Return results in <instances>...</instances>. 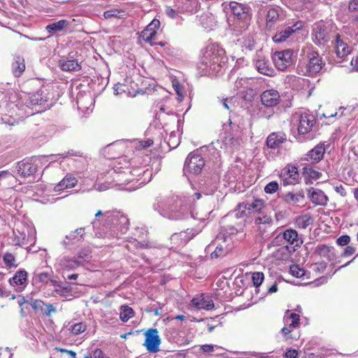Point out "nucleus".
Instances as JSON below:
<instances>
[{"label":"nucleus","instance_id":"nucleus-15","mask_svg":"<svg viewBox=\"0 0 358 358\" xmlns=\"http://www.w3.org/2000/svg\"><path fill=\"white\" fill-rule=\"evenodd\" d=\"M303 27V23L301 21L296 22L291 27H287L285 30L275 34L273 36V41L276 43H282L286 41L293 33L300 30Z\"/></svg>","mask_w":358,"mask_h":358},{"label":"nucleus","instance_id":"nucleus-64","mask_svg":"<svg viewBox=\"0 0 358 358\" xmlns=\"http://www.w3.org/2000/svg\"><path fill=\"white\" fill-rule=\"evenodd\" d=\"M74 234H80V238H83V236L85 234V228H79V229H77L75 230V231L73 232Z\"/></svg>","mask_w":358,"mask_h":358},{"label":"nucleus","instance_id":"nucleus-36","mask_svg":"<svg viewBox=\"0 0 358 358\" xmlns=\"http://www.w3.org/2000/svg\"><path fill=\"white\" fill-rule=\"evenodd\" d=\"M76 353L60 348H55L50 358H76Z\"/></svg>","mask_w":358,"mask_h":358},{"label":"nucleus","instance_id":"nucleus-63","mask_svg":"<svg viewBox=\"0 0 358 358\" xmlns=\"http://www.w3.org/2000/svg\"><path fill=\"white\" fill-rule=\"evenodd\" d=\"M278 291V286L276 284H274L272 286H271L268 289V293L270 294H272V293H274V292H276Z\"/></svg>","mask_w":358,"mask_h":358},{"label":"nucleus","instance_id":"nucleus-6","mask_svg":"<svg viewBox=\"0 0 358 358\" xmlns=\"http://www.w3.org/2000/svg\"><path fill=\"white\" fill-rule=\"evenodd\" d=\"M282 238L290 246L286 245L281 247L278 249V252H283L284 251H288L289 252H294L303 244V240L299 238L298 232L293 229H287L285 230L282 233Z\"/></svg>","mask_w":358,"mask_h":358},{"label":"nucleus","instance_id":"nucleus-14","mask_svg":"<svg viewBox=\"0 0 358 358\" xmlns=\"http://www.w3.org/2000/svg\"><path fill=\"white\" fill-rule=\"evenodd\" d=\"M262 104L266 108H273L280 103L279 92L273 89L264 91L260 95Z\"/></svg>","mask_w":358,"mask_h":358},{"label":"nucleus","instance_id":"nucleus-58","mask_svg":"<svg viewBox=\"0 0 358 358\" xmlns=\"http://www.w3.org/2000/svg\"><path fill=\"white\" fill-rule=\"evenodd\" d=\"M348 9L350 11H355L358 10V1L356 0H352L350 1L348 5Z\"/></svg>","mask_w":358,"mask_h":358},{"label":"nucleus","instance_id":"nucleus-44","mask_svg":"<svg viewBox=\"0 0 358 358\" xmlns=\"http://www.w3.org/2000/svg\"><path fill=\"white\" fill-rule=\"evenodd\" d=\"M264 275L262 272H254L252 273V281L255 287H259L263 282Z\"/></svg>","mask_w":358,"mask_h":358},{"label":"nucleus","instance_id":"nucleus-59","mask_svg":"<svg viewBox=\"0 0 358 358\" xmlns=\"http://www.w3.org/2000/svg\"><path fill=\"white\" fill-rule=\"evenodd\" d=\"M334 190L337 193H339L341 196H345L346 195L345 189V187L342 185H337V186L334 187Z\"/></svg>","mask_w":358,"mask_h":358},{"label":"nucleus","instance_id":"nucleus-2","mask_svg":"<svg viewBox=\"0 0 358 358\" xmlns=\"http://www.w3.org/2000/svg\"><path fill=\"white\" fill-rule=\"evenodd\" d=\"M283 321L285 327L281 329V333L283 338L287 341H297L300 337L299 331L297 329L300 326V315L297 313L287 311L284 317Z\"/></svg>","mask_w":358,"mask_h":358},{"label":"nucleus","instance_id":"nucleus-28","mask_svg":"<svg viewBox=\"0 0 358 358\" xmlns=\"http://www.w3.org/2000/svg\"><path fill=\"white\" fill-rule=\"evenodd\" d=\"M334 48L336 50V55L340 58H344L348 56L352 51L350 47L342 40L338 34H337Z\"/></svg>","mask_w":358,"mask_h":358},{"label":"nucleus","instance_id":"nucleus-21","mask_svg":"<svg viewBox=\"0 0 358 358\" xmlns=\"http://www.w3.org/2000/svg\"><path fill=\"white\" fill-rule=\"evenodd\" d=\"M287 141L286 134L282 131L270 134L266 141V145L271 149L278 148Z\"/></svg>","mask_w":358,"mask_h":358},{"label":"nucleus","instance_id":"nucleus-53","mask_svg":"<svg viewBox=\"0 0 358 358\" xmlns=\"http://www.w3.org/2000/svg\"><path fill=\"white\" fill-rule=\"evenodd\" d=\"M50 274L46 272H42L37 275V279L38 281L43 283H47L50 280Z\"/></svg>","mask_w":358,"mask_h":358},{"label":"nucleus","instance_id":"nucleus-32","mask_svg":"<svg viewBox=\"0 0 358 358\" xmlns=\"http://www.w3.org/2000/svg\"><path fill=\"white\" fill-rule=\"evenodd\" d=\"M70 22L66 20H60L56 22L51 23L46 26L45 30L48 33L53 35L57 32L62 31L69 27Z\"/></svg>","mask_w":358,"mask_h":358},{"label":"nucleus","instance_id":"nucleus-52","mask_svg":"<svg viewBox=\"0 0 358 358\" xmlns=\"http://www.w3.org/2000/svg\"><path fill=\"white\" fill-rule=\"evenodd\" d=\"M225 254L224 249L222 245H217L214 250V252L211 254L212 257H219L223 256Z\"/></svg>","mask_w":358,"mask_h":358},{"label":"nucleus","instance_id":"nucleus-55","mask_svg":"<svg viewBox=\"0 0 358 358\" xmlns=\"http://www.w3.org/2000/svg\"><path fill=\"white\" fill-rule=\"evenodd\" d=\"M13 353L8 348L0 350V358H12Z\"/></svg>","mask_w":358,"mask_h":358},{"label":"nucleus","instance_id":"nucleus-35","mask_svg":"<svg viewBox=\"0 0 358 358\" xmlns=\"http://www.w3.org/2000/svg\"><path fill=\"white\" fill-rule=\"evenodd\" d=\"M26 68L24 59L20 55L14 57V61L12 63V71L15 77H20Z\"/></svg>","mask_w":358,"mask_h":358},{"label":"nucleus","instance_id":"nucleus-19","mask_svg":"<svg viewBox=\"0 0 358 358\" xmlns=\"http://www.w3.org/2000/svg\"><path fill=\"white\" fill-rule=\"evenodd\" d=\"M185 164L187 169L195 174L199 173L205 164L204 160L199 155L190 156Z\"/></svg>","mask_w":358,"mask_h":358},{"label":"nucleus","instance_id":"nucleus-39","mask_svg":"<svg viewBox=\"0 0 358 358\" xmlns=\"http://www.w3.org/2000/svg\"><path fill=\"white\" fill-rule=\"evenodd\" d=\"M303 174L305 178L310 180H317L322 177V173L312 167L305 166L303 168Z\"/></svg>","mask_w":358,"mask_h":358},{"label":"nucleus","instance_id":"nucleus-10","mask_svg":"<svg viewBox=\"0 0 358 358\" xmlns=\"http://www.w3.org/2000/svg\"><path fill=\"white\" fill-rule=\"evenodd\" d=\"M313 36L314 43L319 46L325 45L330 39L327 28L322 22L314 24Z\"/></svg>","mask_w":358,"mask_h":358},{"label":"nucleus","instance_id":"nucleus-26","mask_svg":"<svg viewBox=\"0 0 358 358\" xmlns=\"http://www.w3.org/2000/svg\"><path fill=\"white\" fill-rule=\"evenodd\" d=\"M58 64L64 71H78L81 69L80 64L73 57L62 59L58 62Z\"/></svg>","mask_w":358,"mask_h":358},{"label":"nucleus","instance_id":"nucleus-57","mask_svg":"<svg viewBox=\"0 0 358 358\" xmlns=\"http://www.w3.org/2000/svg\"><path fill=\"white\" fill-rule=\"evenodd\" d=\"M355 252V248L352 245H348L346 247L343 252V256L350 257Z\"/></svg>","mask_w":358,"mask_h":358},{"label":"nucleus","instance_id":"nucleus-54","mask_svg":"<svg viewBox=\"0 0 358 358\" xmlns=\"http://www.w3.org/2000/svg\"><path fill=\"white\" fill-rule=\"evenodd\" d=\"M123 161L124 162V168L126 169H128V162H126L125 159H118L117 160H116L115 162H114V169H115V172H119V173H121L122 171L120 170L121 169H124L123 167L120 166V167H118L116 166V164H121V162Z\"/></svg>","mask_w":358,"mask_h":358},{"label":"nucleus","instance_id":"nucleus-45","mask_svg":"<svg viewBox=\"0 0 358 358\" xmlns=\"http://www.w3.org/2000/svg\"><path fill=\"white\" fill-rule=\"evenodd\" d=\"M154 143L153 140L152 139H146V140H142L139 141L136 145V149L138 150H142L144 149H146L150 146H152Z\"/></svg>","mask_w":358,"mask_h":358},{"label":"nucleus","instance_id":"nucleus-17","mask_svg":"<svg viewBox=\"0 0 358 358\" xmlns=\"http://www.w3.org/2000/svg\"><path fill=\"white\" fill-rule=\"evenodd\" d=\"M315 123L313 115L310 114H301L299 120L298 132L299 134H306L312 130Z\"/></svg>","mask_w":358,"mask_h":358},{"label":"nucleus","instance_id":"nucleus-42","mask_svg":"<svg viewBox=\"0 0 358 358\" xmlns=\"http://www.w3.org/2000/svg\"><path fill=\"white\" fill-rule=\"evenodd\" d=\"M289 273L296 278H302L306 274V271L299 265L293 264L289 267Z\"/></svg>","mask_w":358,"mask_h":358},{"label":"nucleus","instance_id":"nucleus-48","mask_svg":"<svg viewBox=\"0 0 358 358\" xmlns=\"http://www.w3.org/2000/svg\"><path fill=\"white\" fill-rule=\"evenodd\" d=\"M31 305L32 308L35 310H36V311H38V310L43 311V307L45 305L43 301L40 300V299H36V300H34L31 303Z\"/></svg>","mask_w":358,"mask_h":358},{"label":"nucleus","instance_id":"nucleus-20","mask_svg":"<svg viewBox=\"0 0 358 358\" xmlns=\"http://www.w3.org/2000/svg\"><path fill=\"white\" fill-rule=\"evenodd\" d=\"M191 305L197 310H211L214 308L213 301L203 294L193 298L191 301Z\"/></svg>","mask_w":358,"mask_h":358},{"label":"nucleus","instance_id":"nucleus-22","mask_svg":"<svg viewBox=\"0 0 358 358\" xmlns=\"http://www.w3.org/2000/svg\"><path fill=\"white\" fill-rule=\"evenodd\" d=\"M324 153L325 148L324 144L319 143L306 155L304 160L311 163H318L322 159Z\"/></svg>","mask_w":358,"mask_h":358},{"label":"nucleus","instance_id":"nucleus-12","mask_svg":"<svg viewBox=\"0 0 358 358\" xmlns=\"http://www.w3.org/2000/svg\"><path fill=\"white\" fill-rule=\"evenodd\" d=\"M280 177L282 179L284 185L298 183L300 180L298 169L292 164H287L281 171Z\"/></svg>","mask_w":358,"mask_h":358},{"label":"nucleus","instance_id":"nucleus-8","mask_svg":"<svg viewBox=\"0 0 358 358\" xmlns=\"http://www.w3.org/2000/svg\"><path fill=\"white\" fill-rule=\"evenodd\" d=\"M145 342L143 345L146 350L151 353H156L159 350L161 338L157 329H148L144 334Z\"/></svg>","mask_w":358,"mask_h":358},{"label":"nucleus","instance_id":"nucleus-46","mask_svg":"<svg viewBox=\"0 0 358 358\" xmlns=\"http://www.w3.org/2000/svg\"><path fill=\"white\" fill-rule=\"evenodd\" d=\"M278 183L276 181H272L265 186L264 192L267 194H273L278 189Z\"/></svg>","mask_w":358,"mask_h":358},{"label":"nucleus","instance_id":"nucleus-34","mask_svg":"<svg viewBox=\"0 0 358 358\" xmlns=\"http://www.w3.org/2000/svg\"><path fill=\"white\" fill-rule=\"evenodd\" d=\"M314 219L310 214H304L297 216L294 220V225L298 229H305L312 225Z\"/></svg>","mask_w":358,"mask_h":358},{"label":"nucleus","instance_id":"nucleus-47","mask_svg":"<svg viewBox=\"0 0 358 358\" xmlns=\"http://www.w3.org/2000/svg\"><path fill=\"white\" fill-rule=\"evenodd\" d=\"M172 86L176 92V93L180 97H183V93H182V90H183V87L182 86L180 85V82L176 80V79H174L173 81H172Z\"/></svg>","mask_w":358,"mask_h":358},{"label":"nucleus","instance_id":"nucleus-31","mask_svg":"<svg viewBox=\"0 0 358 358\" xmlns=\"http://www.w3.org/2000/svg\"><path fill=\"white\" fill-rule=\"evenodd\" d=\"M255 66L259 73L268 76H274L275 71L270 65L269 62L265 59H257L255 62Z\"/></svg>","mask_w":358,"mask_h":358},{"label":"nucleus","instance_id":"nucleus-56","mask_svg":"<svg viewBox=\"0 0 358 358\" xmlns=\"http://www.w3.org/2000/svg\"><path fill=\"white\" fill-rule=\"evenodd\" d=\"M298 357V351L294 349H289L285 352L286 358H297Z\"/></svg>","mask_w":358,"mask_h":358},{"label":"nucleus","instance_id":"nucleus-40","mask_svg":"<svg viewBox=\"0 0 358 358\" xmlns=\"http://www.w3.org/2000/svg\"><path fill=\"white\" fill-rule=\"evenodd\" d=\"M87 329V324L85 322H80L70 325L69 330L73 336H78L83 333Z\"/></svg>","mask_w":358,"mask_h":358},{"label":"nucleus","instance_id":"nucleus-5","mask_svg":"<svg viewBox=\"0 0 358 358\" xmlns=\"http://www.w3.org/2000/svg\"><path fill=\"white\" fill-rule=\"evenodd\" d=\"M49 100L48 90L42 87L29 96V103L36 113H42L50 108Z\"/></svg>","mask_w":358,"mask_h":358},{"label":"nucleus","instance_id":"nucleus-49","mask_svg":"<svg viewBox=\"0 0 358 358\" xmlns=\"http://www.w3.org/2000/svg\"><path fill=\"white\" fill-rule=\"evenodd\" d=\"M45 308L43 311V314L45 316H50L51 314L55 313L57 310L56 308L52 304L48 303V304H45Z\"/></svg>","mask_w":358,"mask_h":358},{"label":"nucleus","instance_id":"nucleus-33","mask_svg":"<svg viewBox=\"0 0 358 358\" xmlns=\"http://www.w3.org/2000/svg\"><path fill=\"white\" fill-rule=\"evenodd\" d=\"M2 259L5 266L9 269H15L20 264L14 252H6L2 256Z\"/></svg>","mask_w":358,"mask_h":358},{"label":"nucleus","instance_id":"nucleus-18","mask_svg":"<svg viewBox=\"0 0 358 358\" xmlns=\"http://www.w3.org/2000/svg\"><path fill=\"white\" fill-rule=\"evenodd\" d=\"M17 173L22 177L34 176L37 171V165L31 160H22L17 163Z\"/></svg>","mask_w":358,"mask_h":358},{"label":"nucleus","instance_id":"nucleus-60","mask_svg":"<svg viewBox=\"0 0 358 358\" xmlns=\"http://www.w3.org/2000/svg\"><path fill=\"white\" fill-rule=\"evenodd\" d=\"M201 349L205 352H211L214 351V346L213 345L205 344L201 345Z\"/></svg>","mask_w":358,"mask_h":358},{"label":"nucleus","instance_id":"nucleus-25","mask_svg":"<svg viewBox=\"0 0 358 358\" xmlns=\"http://www.w3.org/2000/svg\"><path fill=\"white\" fill-rule=\"evenodd\" d=\"M239 207L242 206L243 208L251 214H262V210L265 208V202L262 199H256L251 203L243 202L240 203Z\"/></svg>","mask_w":358,"mask_h":358},{"label":"nucleus","instance_id":"nucleus-7","mask_svg":"<svg viewBox=\"0 0 358 358\" xmlns=\"http://www.w3.org/2000/svg\"><path fill=\"white\" fill-rule=\"evenodd\" d=\"M294 51L291 49L275 52L273 55V60L276 68L280 71H285L293 63Z\"/></svg>","mask_w":358,"mask_h":358},{"label":"nucleus","instance_id":"nucleus-62","mask_svg":"<svg viewBox=\"0 0 358 358\" xmlns=\"http://www.w3.org/2000/svg\"><path fill=\"white\" fill-rule=\"evenodd\" d=\"M351 65L355 70L358 71V55L351 60Z\"/></svg>","mask_w":358,"mask_h":358},{"label":"nucleus","instance_id":"nucleus-29","mask_svg":"<svg viewBox=\"0 0 358 358\" xmlns=\"http://www.w3.org/2000/svg\"><path fill=\"white\" fill-rule=\"evenodd\" d=\"M78 184V180L76 177L67 174L57 185L54 187L55 192H62L64 189L73 188Z\"/></svg>","mask_w":358,"mask_h":358},{"label":"nucleus","instance_id":"nucleus-30","mask_svg":"<svg viewBox=\"0 0 358 358\" xmlns=\"http://www.w3.org/2000/svg\"><path fill=\"white\" fill-rule=\"evenodd\" d=\"M304 195L303 192H289L283 195L282 199L283 201L291 205H299V203H303L304 200Z\"/></svg>","mask_w":358,"mask_h":358},{"label":"nucleus","instance_id":"nucleus-37","mask_svg":"<svg viewBox=\"0 0 358 358\" xmlns=\"http://www.w3.org/2000/svg\"><path fill=\"white\" fill-rule=\"evenodd\" d=\"M135 316V312L128 305H122L120 308V319L123 322H127Z\"/></svg>","mask_w":358,"mask_h":358},{"label":"nucleus","instance_id":"nucleus-24","mask_svg":"<svg viewBox=\"0 0 358 358\" xmlns=\"http://www.w3.org/2000/svg\"><path fill=\"white\" fill-rule=\"evenodd\" d=\"M28 273L27 272L22 269L17 271L13 277L9 280L10 284L16 287L18 289L22 290L28 284Z\"/></svg>","mask_w":358,"mask_h":358},{"label":"nucleus","instance_id":"nucleus-61","mask_svg":"<svg viewBox=\"0 0 358 358\" xmlns=\"http://www.w3.org/2000/svg\"><path fill=\"white\" fill-rule=\"evenodd\" d=\"M326 268V264L324 262L316 263L313 265L314 270H322L324 271Z\"/></svg>","mask_w":358,"mask_h":358},{"label":"nucleus","instance_id":"nucleus-16","mask_svg":"<svg viewBox=\"0 0 358 358\" xmlns=\"http://www.w3.org/2000/svg\"><path fill=\"white\" fill-rule=\"evenodd\" d=\"M159 27L160 21L157 19L152 20L141 33L143 40L152 45V41L155 38Z\"/></svg>","mask_w":358,"mask_h":358},{"label":"nucleus","instance_id":"nucleus-23","mask_svg":"<svg viewBox=\"0 0 358 358\" xmlns=\"http://www.w3.org/2000/svg\"><path fill=\"white\" fill-rule=\"evenodd\" d=\"M80 263L75 258H70L68 257H63L60 258L56 264L57 271H69L78 268Z\"/></svg>","mask_w":358,"mask_h":358},{"label":"nucleus","instance_id":"nucleus-3","mask_svg":"<svg viewBox=\"0 0 358 358\" xmlns=\"http://www.w3.org/2000/svg\"><path fill=\"white\" fill-rule=\"evenodd\" d=\"M222 52V50L214 44H209L203 49L200 57V62L204 66L203 69L205 70L209 67L210 69L215 70L216 66L219 67Z\"/></svg>","mask_w":358,"mask_h":358},{"label":"nucleus","instance_id":"nucleus-27","mask_svg":"<svg viewBox=\"0 0 358 358\" xmlns=\"http://www.w3.org/2000/svg\"><path fill=\"white\" fill-rule=\"evenodd\" d=\"M309 196L313 203L317 206H326L329 201L327 196L321 189H309Z\"/></svg>","mask_w":358,"mask_h":358},{"label":"nucleus","instance_id":"nucleus-51","mask_svg":"<svg viewBox=\"0 0 358 358\" xmlns=\"http://www.w3.org/2000/svg\"><path fill=\"white\" fill-rule=\"evenodd\" d=\"M85 358H109L105 356L103 351L100 349H96L93 351L92 355L86 356Z\"/></svg>","mask_w":358,"mask_h":358},{"label":"nucleus","instance_id":"nucleus-4","mask_svg":"<svg viewBox=\"0 0 358 358\" xmlns=\"http://www.w3.org/2000/svg\"><path fill=\"white\" fill-rule=\"evenodd\" d=\"M2 120L10 125H14L28 115L25 114L24 106L20 101H10L7 103Z\"/></svg>","mask_w":358,"mask_h":358},{"label":"nucleus","instance_id":"nucleus-41","mask_svg":"<svg viewBox=\"0 0 358 358\" xmlns=\"http://www.w3.org/2000/svg\"><path fill=\"white\" fill-rule=\"evenodd\" d=\"M317 250L320 256L327 257L328 259H331L332 257L334 256V248L332 246L321 245L317 246Z\"/></svg>","mask_w":358,"mask_h":358},{"label":"nucleus","instance_id":"nucleus-43","mask_svg":"<svg viewBox=\"0 0 358 358\" xmlns=\"http://www.w3.org/2000/svg\"><path fill=\"white\" fill-rule=\"evenodd\" d=\"M273 222L271 217L267 214L263 215L262 216H258L255 219V224L257 226L261 224L271 225Z\"/></svg>","mask_w":358,"mask_h":358},{"label":"nucleus","instance_id":"nucleus-13","mask_svg":"<svg viewBox=\"0 0 358 358\" xmlns=\"http://www.w3.org/2000/svg\"><path fill=\"white\" fill-rule=\"evenodd\" d=\"M231 13L237 20L248 23L250 20V8L236 1H231L229 4Z\"/></svg>","mask_w":358,"mask_h":358},{"label":"nucleus","instance_id":"nucleus-1","mask_svg":"<svg viewBox=\"0 0 358 358\" xmlns=\"http://www.w3.org/2000/svg\"><path fill=\"white\" fill-rule=\"evenodd\" d=\"M302 52L297 66L299 73L310 77L315 76L325 66V62L312 46L303 48Z\"/></svg>","mask_w":358,"mask_h":358},{"label":"nucleus","instance_id":"nucleus-38","mask_svg":"<svg viewBox=\"0 0 358 358\" xmlns=\"http://www.w3.org/2000/svg\"><path fill=\"white\" fill-rule=\"evenodd\" d=\"M224 143L233 148H238L242 143V138L240 136H236L231 133L228 134L224 137Z\"/></svg>","mask_w":358,"mask_h":358},{"label":"nucleus","instance_id":"nucleus-50","mask_svg":"<svg viewBox=\"0 0 358 358\" xmlns=\"http://www.w3.org/2000/svg\"><path fill=\"white\" fill-rule=\"evenodd\" d=\"M350 241V238L348 235L341 236L336 240L337 244L341 246L347 245Z\"/></svg>","mask_w":358,"mask_h":358},{"label":"nucleus","instance_id":"nucleus-11","mask_svg":"<svg viewBox=\"0 0 358 358\" xmlns=\"http://www.w3.org/2000/svg\"><path fill=\"white\" fill-rule=\"evenodd\" d=\"M285 20L282 10L279 8H270L266 15V29L272 30L276 25Z\"/></svg>","mask_w":358,"mask_h":358},{"label":"nucleus","instance_id":"nucleus-9","mask_svg":"<svg viewBox=\"0 0 358 358\" xmlns=\"http://www.w3.org/2000/svg\"><path fill=\"white\" fill-rule=\"evenodd\" d=\"M196 234L193 232V229H187L185 231L173 234L170 238L171 247L173 250H177L184 247L192 238L195 236Z\"/></svg>","mask_w":358,"mask_h":358}]
</instances>
